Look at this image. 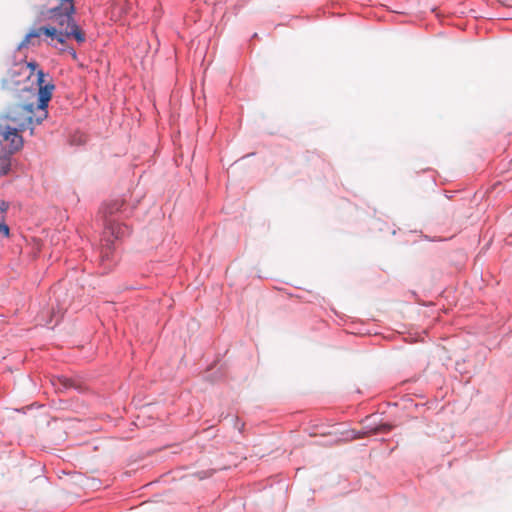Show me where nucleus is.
<instances>
[{"instance_id": "10", "label": "nucleus", "mask_w": 512, "mask_h": 512, "mask_svg": "<svg viewBox=\"0 0 512 512\" xmlns=\"http://www.w3.org/2000/svg\"><path fill=\"white\" fill-rule=\"evenodd\" d=\"M390 429V426H385L384 429H380V431H384V430H389Z\"/></svg>"}, {"instance_id": "2", "label": "nucleus", "mask_w": 512, "mask_h": 512, "mask_svg": "<svg viewBox=\"0 0 512 512\" xmlns=\"http://www.w3.org/2000/svg\"><path fill=\"white\" fill-rule=\"evenodd\" d=\"M74 14L75 0H46L39 10L40 20L49 21L39 30L44 33V40L48 44L56 40L64 45L68 38L74 37L77 42L83 43L85 34L76 24Z\"/></svg>"}, {"instance_id": "3", "label": "nucleus", "mask_w": 512, "mask_h": 512, "mask_svg": "<svg viewBox=\"0 0 512 512\" xmlns=\"http://www.w3.org/2000/svg\"><path fill=\"white\" fill-rule=\"evenodd\" d=\"M124 202L122 200H113L103 208L104 214V239L102 243V258H108L110 254V244L113 240L121 239L129 233L128 227L119 223L114 215L121 211Z\"/></svg>"}, {"instance_id": "6", "label": "nucleus", "mask_w": 512, "mask_h": 512, "mask_svg": "<svg viewBox=\"0 0 512 512\" xmlns=\"http://www.w3.org/2000/svg\"><path fill=\"white\" fill-rule=\"evenodd\" d=\"M39 30L40 27L31 29L20 43L19 49L25 48L29 45H39L42 37H44V33Z\"/></svg>"}, {"instance_id": "9", "label": "nucleus", "mask_w": 512, "mask_h": 512, "mask_svg": "<svg viewBox=\"0 0 512 512\" xmlns=\"http://www.w3.org/2000/svg\"><path fill=\"white\" fill-rule=\"evenodd\" d=\"M68 52L73 57V59H76L77 54H76V51L73 48H68Z\"/></svg>"}, {"instance_id": "7", "label": "nucleus", "mask_w": 512, "mask_h": 512, "mask_svg": "<svg viewBox=\"0 0 512 512\" xmlns=\"http://www.w3.org/2000/svg\"><path fill=\"white\" fill-rule=\"evenodd\" d=\"M9 209V203L2 201L0 203V236L2 238H8L10 236V228L5 223V215Z\"/></svg>"}, {"instance_id": "8", "label": "nucleus", "mask_w": 512, "mask_h": 512, "mask_svg": "<svg viewBox=\"0 0 512 512\" xmlns=\"http://www.w3.org/2000/svg\"><path fill=\"white\" fill-rule=\"evenodd\" d=\"M10 168V156L0 153V176L5 175Z\"/></svg>"}, {"instance_id": "4", "label": "nucleus", "mask_w": 512, "mask_h": 512, "mask_svg": "<svg viewBox=\"0 0 512 512\" xmlns=\"http://www.w3.org/2000/svg\"><path fill=\"white\" fill-rule=\"evenodd\" d=\"M19 130L7 121L0 119V153L11 155L23 146V138Z\"/></svg>"}, {"instance_id": "1", "label": "nucleus", "mask_w": 512, "mask_h": 512, "mask_svg": "<svg viewBox=\"0 0 512 512\" xmlns=\"http://www.w3.org/2000/svg\"><path fill=\"white\" fill-rule=\"evenodd\" d=\"M46 77L48 75L43 70L38 71L37 90L27 86L14 88L18 93L0 119L7 121L19 131L29 129L33 134L34 127L41 124L48 116L47 107L55 88L51 81H46Z\"/></svg>"}, {"instance_id": "5", "label": "nucleus", "mask_w": 512, "mask_h": 512, "mask_svg": "<svg viewBox=\"0 0 512 512\" xmlns=\"http://www.w3.org/2000/svg\"><path fill=\"white\" fill-rule=\"evenodd\" d=\"M38 64L36 62H26L16 64L3 79V87L7 90H14V88H20L21 80L17 77L24 75L25 78H29L34 72L38 73Z\"/></svg>"}]
</instances>
